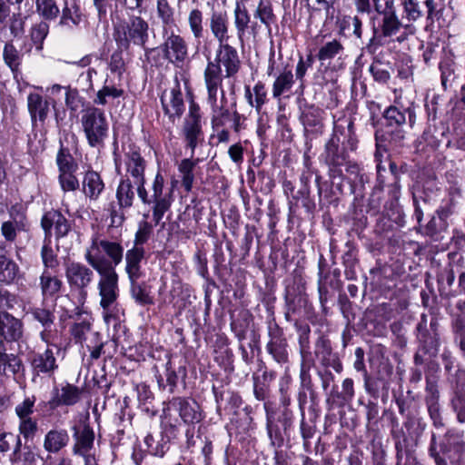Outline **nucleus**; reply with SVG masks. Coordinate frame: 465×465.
Masks as SVG:
<instances>
[{"instance_id":"obj_1","label":"nucleus","mask_w":465,"mask_h":465,"mask_svg":"<svg viewBox=\"0 0 465 465\" xmlns=\"http://www.w3.org/2000/svg\"><path fill=\"white\" fill-rule=\"evenodd\" d=\"M123 258L124 247L120 242L102 239L97 234L92 237L91 244L84 253L87 263L99 274L97 289L105 320L119 297V276L115 267Z\"/></svg>"},{"instance_id":"obj_2","label":"nucleus","mask_w":465,"mask_h":465,"mask_svg":"<svg viewBox=\"0 0 465 465\" xmlns=\"http://www.w3.org/2000/svg\"><path fill=\"white\" fill-rule=\"evenodd\" d=\"M354 123L351 119H342L334 124L333 133L325 144L324 162L329 167L331 178H341V167L348 163L349 151L355 152L358 148Z\"/></svg>"},{"instance_id":"obj_3","label":"nucleus","mask_w":465,"mask_h":465,"mask_svg":"<svg viewBox=\"0 0 465 465\" xmlns=\"http://www.w3.org/2000/svg\"><path fill=\"white\" fill-rule=\"evenodd\" d=\"M241 66L242 61L237 48L230 42L219 44L214 57H207L203 71L205 87L222 90L223 79L235 76Z\"/></svg>"},{"instance_id":"obj_4","label":"nucleus","mask_w":465,"mask_h":465,"mask_svg":"<svg viewBox=\"0 0 465 465\" xmlns=\"http://www.w3.org/2000/svg\"><path fill=\"white\" fill-rule=\"evenodd\" d=\"M151 31L146 19L141 15H131L127 19L114 25L113 37L119 49L129 51L131 47H139L148 56L156 51V48L147 46Z\"/></svg>"},{"instance_id":"obj_5","label":"nucleus","mask_w":465,"mask_h":465,"mask_svg":"<svg viewBox=\"0 0 465 465\" xmlns=\"http://www.w3.org/2000/svg\"><path fill=\"white\" fill-rule=\"evenodd\" d=\"M81 124L88 145L92 148H103L109 132V123L104 112L96 107L84 110Z\"/></svg>"},{"instance_id":"obj_6","label":"nucleus","mask_w":465,"mask_h":465,"mask_svg":"<svg viewBox=\"0 0 465 465\" xmlns=\"http://www.w3.org/2000/svg\"><path fill=\"white\" fill-rule=\"evenodd\" d=\"M163 41L158 49L163 58L174 66L182 67L189 58V46L186 40L168 28H163Z\"/></svg>"},{"instance_id":"obj_7","label":"nucleus","mask_w":465,"mask_h":465,"mask_svg":"<svg viewBox=\"0 0 465 465\" xmlns=\"http://www.w3.org/2000/svg\"><path fill=\"white\" fill-rule=\"evenodd\" d=\"M207 91V103L211 107V124L213 130L226 127L232 121V112L227 108V98L223 88L215 89L205 87Z\"/></svg>"},{"instance_id":"obj_8","label":"nucleus","mask_w":465,"mask_h":465,"mask_svg":"<svg viewBox=\"0 0 465 465\" xmlns=\"http://www.w3.org/2000/svg\"><path fill=\"white\" fill-rule=\"evenodd\" d=\"M182 132L186 146L191 149L192 157H193L195 148L203 139L201 107L193 100L190 101L188 114L184 118Z\"/></svg>"},{"instance_id":"obj_9","label":"nucleus","mask_w":465,"mask_h":465,"mask_svg":"<svg viewBox=\"0 0 465 465\" xmlns=\"http://www.w3.org/2000/svg\"><path fill=\"white\" fill-rule=\"evenodd\" d=\"M163 413L167 417L171 411H176L182 420L188 425H194L201 422L203 414L198 402L188 397H173L167 403H164Z\"/></svg>"},{"instance_id":"obj_10","label":"nucleus","mask_w":465,"mask_h":465,"mask_svg":"<svg viewBox=\"0 0 465 465\" xmlns=\"http://www.w3.org/2000/svg\"><path fill=\"white\" fill-rule=\"evenodd\" d=\"M268 336L267 352L277 363L287 364L289 362V344L283 330L276 322H270Z\"/></svg>"},{"instance_id":"obj_11","label":"nucleus","mask_w":465,"mask_h":465,"mask_svg":"<svg viewBox=\"0 0 465 465\" xmlns=\"http://www.w3.org/2000/svg\"><path fill=\"white\" fill-rule=\"evenodd\" d=\"M164 177L161 172H157L151 185V198L153 201V221L158 225L164 213L172 205L171 195L164 193Z\"/></svg>"},{"instance_id":"obj_12","label":"nucleus","mask_w":465,"mask_h":465,"mask_svg":"<svg viewBox=\"0 0 465 465\" xmlns=\"http://www.w3.org/2000/svg\"><path fill=\"white\" fill-rule=\"evenodd\" d=\"M29 362L34 375L51 377L58 370L59 365L54 349L46 347L44 351H34L30 353Z\"/></svg>"},{"instance_id":"obj_13","label":"nucleus","mask_w":465,"mask_h":465,"mask_svg":"<svg viewBox=\"0 0 465 465\" xmlns=\"http://www.w3.org/2000/svg\"><path fill=\"white\" fill-rule=\"evenodd\" d=\"M65 277L72 289L85 293L86 288L93 282V270L79 262H72L65 266Z\"/></svg>"},{"instance_id":"obj_14","label":"nucleus","mask_w":465,"mask_h":465,"mask_svg":"<svg viewBox=\"0 0 465 465\" xmlns=\"http://www.w3.org/2000/svg\"><path fill=\"white\" fill-rule=\"evenodd\" d=\"M124 162L126 174L123 178H129L133 182L145 179L147 162L139 147L134 144L129 145L128 151L124 154Z\"/></svg>"},{"instance_id":"obj_15","label":"nucleus","mask_w":465,"mask_h":465,"mask_svg":"<svg viewBox=\"0 0 465 465\" xmlns=\"http://www.w3.org/2000/svg\"><path fill=\"white\" fill-rule=\"evenodd\" d=\"M41 226L45 232V241L51 239L53 227L56 239L67 236L72 229L71 222L56 210H51L43 215Z\"/></svg>"},{"instance_id":"obj_16","label":"nucleus","mask_w":465,"mask_h":465,"mask_svg":"<svg viewBox=\"0 0 465 465\" xmlns=\"http://www.w3.org/2000/svg\"><path fill=\"white\" fill-rule=\"evenodd\" d=\"M232 16L239 40L242 41L246 33H249L253 37L258 35L260 25L256 21H252V16L246 4L234 3Z\"/></svg>"},{"instance_id":"obj_17","label":"nucleus","mask_w":465,"mask_h":465,"mask_svg":"<svg viewBox=\"0 0 465 465\" xmlns=\"http://www.w3.org/2000/svg\"><path fill=\"white\" fill-rule=\"evenodd\" d=\"M383 117L389 127H401L407 124V119L409 125L412 127L415 123L413 104L411 103L408 106H404L400 101L395 100L394 104L384 111Z\"/></svg>"},{"instance_id":"obj_18","label":"nucleus","mask_w":465,"mask_h":465,"mask_svg":"<svg viewBox=\"0 0 465 465\" xmlns=\"http://www.w3.org/2000/svg\"><path fill=\"white\" fill-rule=\"evenodd\" d=\"M404 12L409 21H416L426 17L427 21L433 23L438 18L435 0H405Z\"/></svg>"},{"instance_id":"obj_19","label":"nucleus","mask_w":465,"mask_h":465,"mask_svg":"<svg viewBox=\"0 0 465 465\" xmlns=\"http://www.w3.org/2000/svg\"><path fill=\"white\" fill-rule=\"evenodd\" d=\"M208 21L211 34L218 45L229 43L232 35L228 13L224 10H213Z\"/></svg>"},{"instance_id":"obj_20","label":"nucleus","mask_w":465,"mask_h":465,"mask_svg":"<svg viewBox=\"0 0 465 465\" xmlns=\"http://www.w3.org/2000/svg\"><path fill=\"white\" fill-rule=\"evenodd\" d=\"M81 397L80 388L71 383H65L53 389L52 398L48 403L52 409L60 406H73L79 402Z\"/></svg>"},{"instance_id":"obj_21","label":"nucleus","mask_w":465,"mask_h":465,"mask_svg":"<svg viewBox=\"0 0 465 465\" xmlns=\"http://www.w3.org/2000/svg\"><path fill=\"white\" fill-rule=\"evenodd\" d=\"M379 17L377 26L373 25V36L370 40V45L375 42L381 43L383 38L396 35L402 26L396 13Z\"/></svg>"},{"instance_id":"obj_22","label":"nucleus","mask_w":465,"mask_h":465,"mask_svg":"<svg viewBox=\"0 0 465 465\" xmlns=\"http://www.w3.org/2000/svg\"><path fill=\"white\" fill-rule=\"evenodd\" d=\"M163 110L170 121L174 123L184 112V103L180 84L177 83L169 94L163 93L161 96Z\"/></svg>"},{"instance_id":"obj_23","label":"nucleus","mask_w":465,"mask_h":465,"mask_svg":"<svg viewBox=\"0 0 465 465\" xmlns=\"http://www.w3.org/2000/svg\"><path fill=\"white\" fill-rule=\"evenodd\" d=\"M314 355L324 367H331L337 372L341 371L342 364L332 352L331 341L324 334H321L315 341Z\"/></svg>"},{"instance_id":"obj_24","label":"nucleus","mask_w":465,"mask_h":465,"mask_svg":"<svg viewBox=\"0 0 465 465\" xmlns=\"http://www.w3.org/2000/svg\"><path fill=\"white\" fill-rule=\"evenodd\" d=\"M24 333L23 322L6 312H0V337L6 342L18 341Z\"/></svg>"},{"instance_id":"obj_25","label":"nucleus","mask_w":465,"mask_h":465,"mask_svg":"<svg viewBox=\"0 0 465 465\" xmlns=\"http://www.w3.org/2000/svg\"><path fill=\"white\" fill-rule=\"evenodd\" d=\"M6 342L0 340V377H15L25 371L22 359L15 353H7Z\"/></svg>"},{"instance_id":"obj_26","label":"nucleus","mask_w":465,"mask_h":465,"mask_svg":"<svg viewBox=\"0 0 465 465\" xmlns=\"http://www.w3.org/2000/svg\"><path fill=\"white\" fill-rule=\"evenodd\" d=\"M146 251L144 248L132 247L124 253V271L128 279L142 278L144 276L143 264L146 263Z\"/></svg>"},{"instance_id":"obj_27","label":"nucleus","mask_w":465,"mask_h":465,"mask_svg":"<svg viewBox=\"0 0 465 465\" xmlns=\"http://www.w3.org/2000/svg\"><path fill=\"white\" fill-rule=\"evenodd\" d=\"M31 50V44H25L21 51L15 46L12 41H8L5 44L3 48V60L15 77L21 73L24 54L30 53Z\"/></svg>"},{"instance_id":"obj_28","label":"nucleus","mask_w":465,"mask_h":465,"mask_svg":"<svg viewBox=\"0 0 465 465\" xmlns=\"http://www.w3.org/2000/svg\"><path fill=\"white\" fill-rule=\"evenodd\" d=\"M436 452L440 457H444L446 460L449 459L451 460V451H454L459 455V459L461 457L463 453H465V441L457 440V441H450V440H441L437 441L436 435L433 433L431 435L430 446H429V455L432 459V452Z\"/></svg>"},{"instance_id":"obj_29","label":"nucleus","mask_w":465,"mask_h":465,"mask_svg":"<svg viewBox=\"0 0 465 465\" xmlns=\"http://www.w3.org/2000/svg\"><path fill=\"white\" fill-rule=\"evenodd\" d=\"M39 288L43 301L47 299L56 300L64 288V282L59 276L54 274L51 271L44 269L39 276Z\"/></svg>"},{"instance_id":"obj_30","label":"nucleus","mask_w":465,"mask_h":465,"mask_svg":"<svg viewBox=\"0 0 465 465\" xmlns=\"http://www.w3.org/2000/svg\"><path fill=\"white\" fill-rule=\"evenodd\" d=\"M27 108L33 125H36L37 122H40L43 124L50 111L49 102L41 94L36 93H31L28 94Z\"/></svg>"},{"instance_id":"obj_31","label":"nucleus","mask_w":465,"mask_h":465,"mask_svg":"<svg viewBox=\"0 0 465 465\" xmlns=\"http://www.w3.org/2000/svg\"><path fill=\"white\" fill-rule=\"evenodd\" d=\"M60 14L59 25L71 29L78 27L84 17L80 5L76 0H64Z\"/></svg>"},{"instance_id":"obj_32","label":"nucleus","mask_w":465,"mask_h":465,"mask_svg":"<svg viewBox=\"0 0 465 465\" xmlns=\"http://www.w3.org/2000/svg\"><path fill=\"white\" fill-rule=\"evenodd\" d=\"M83 193L91 201H96L104 190V183L99 173L88 170L82 182Z\"/></svg>"},{"instance_id":"obj_33","label":"nucleus","mask_w":465,"mask_h":465,"mask_svg":"<svg viewBox=\"0 0 465 465\" xmlns=\"http://www.w3.org/2000/svg\"><path fill=\"white\" fill-rule=\"evenodd\" d=\"M263 407L266 413V429L271 440V445L276 448H281L283 446L284 435L287 433H284L282 427L277 423L275 412L270 408L269 403L265 402Z\"/></svg>"},{"instance_id":"obj_34","label":"nucleus","mask_w":465,"mask_h":465,"mask_svg":"<svg viewBox=\"0 0 465 465\" xmlns=\"http://www.w3.org/2000/svg\"><path fill=\"white\" fill-rule=\"evenodd\" d=\"M456 378L457 390L451 400V407L456 413L457 420L465 423V371L458 370Z\"/></svg>"},{"instance_id":"obj_35","label":"nucleus","mask_w":465,"mask_h":465,"mask_svg":"<svg viewBox=\"0 0 465 465\" xmlns=\"http://www.w3.org/2000/svg\"><path fill=\"white\" fill-rule=\"evenodd\" d=\"M70 440L69 434L64 429H52L45 435L44 449L49 453H58L65 448Z\"/></svg>"},{"instance_id":"obj_36","label":"nucleus","mask_w":465,"mask_h":465,"mask_svg":"<svg viewBox=\"0 0 465 465\" xmlns=\"http://www.w3.org/2000/svg\"><path fill=\"white\" fill-rule=\"evenodd\" d=\"M298 332L299 351L302 361H308L309 365H314V359L311 351V328L306 323L295 322Z\"/></svg>"},{"instance_id":"obj_37","label":"nucleus","mask_w":465,"mask_h":465,"mask_svg":"<svg viewBox=\"0 0 465 465\" xmlns=\"http://www.w3.org/2000/svg\"><path fill=\"white\" fill-rule=\"evenodd\" d=\"M75 444L73 451L76 455L85 457V454L93 448L94 440V432L89 425H84L81 430H76L74 433Z\"/></svg>"},{"instance_id":"obj_38","label":"nucleus","mask_w":465,"mask_h":465,"mask_svg":"<svg viewBox=\"0 0 465 465\" xmlns=\"http://www.w3.org/2000/svg\"><path fill=\"white\" fill-rule=\"evenodd\" d=\"M253 16L264 25L268 34H272V25H276L277 16L274 14L273 6L269 0H260L253 11Z\"/></svg>"},{"instance_id":"obj_39","label":"nucleus","mask_w":465,"mask_h":465,"mask_svg":"<svg viewBox=\"0 0 465 465\" xmlns=\"http://www.w3.org/2000/svg\"><path fill=\"white\" fill-rule=\"evenodd\" d=\"M275 379V372L264 371L262 374L252 375L253 394L256 400L266 402L271 393V382Z\"/></svg>"},{"instance_id":"obj_40","label":"nucleus","mask_w":465,"mask_h":465,"mask_svg":"<svg viewBox=\"0 0 465 465\" xmlns=\"http://www.w3.org/2000/svg\"><path fill=\"white\" fill-rule=\"evenodd\" d=\"M203 19V13L199 8H193L188 13L187 24L197 46L201 45L202 40L207 34Z\"/></svg>"},{"instance_id":"obj_41","label":"nucleus","mask_w":465,"mask_h":465,"mask_svg":"<svg viewBox=\"0 0 465 465\" xmlns=\"http://www.w3.org/2000/svg\"><path fill=\"white\" fill-rule=\"evenodd\" d=\"M141 278L128 279L130 282L131 297L141 306L153 304V297L151 295L150 287L145 282H139Z\"/></svg>"},{"instance_id":"obj_42","label":"nucleus","mask_w":465,"mask_h":465,"mask_svg":"<svg viewBox=\"0 0 465 465\" xmlns=\"http://www.w3.org/2000/svg\"><path fill=\"white\" fill-rule=\"evenodd\" d=\"M134 183L129 178H121L116 188L115 197L121 207L131 208L135 200Z\"/></svg>"},{"instance_id":"obj_43","label":"nucleus","mask_w":465,"mask_h":465,"mask_svg":"<svg viewBox=\"0 0 465 465\" xmlns=\"http://www.w3.org/2000/svg\"><path fill=\"white\" fill-rule=\"evenodd\" d=\"M55 303L48 305L43 301L42 305L31 309V314L34 320L37 321L45 329H49L55 320Z\"/></svg>"},{"instance_id":"obj_44","label":"nucleus","mask_w":465,"mask_h":465,"mask_svg":"<svg viewBox=\"0 0 465 465\" xmlns=\"http://www.w3.org/2000/svg\"><path fill=\"white\" fill-rule=\"evenodd\" d=\"M245 97L248 104L254 107L257 113H260L262 106L267 103V91L265 84L258 81L251 91L249 86L245 87Z\"/></svg>"},{"instance_id":"obj_45","label":"nucleus","mask_w":465,"mask_h":465,"mask_svg":"<svg viewBox=\"0 0 465 465\" xmlns=\"http://www.w3.org/2000/svg\"><path fill=\"white\" fill-rule=\"evenodd\" d=\"M20 268L18 264L6 255H0V282L13 283L19 276Z\"/></svg>"},{"instance_id":"obj_46","label":"nucleus","mask_w":465,"mask_h":465,"mask_svg":"<svg viewBox=\"0 0 465 465\" xmlns=\"http://www.w3.org/2000/svg\"><path fill=\"white\" fill-rule=\"evenodd\" d=\"M199 162L198 158L193 160L191 156L190 158L183 159L178 164V171L182 176V184L187 193L192 191L194 182L193 170Z\"/></svg>"},{"instance_id":"obj_47","label":"nucleus","mask_w":465,"mask_h":465,"mask_svg":"<svg viewBox=\"0 0 465 465\" xmlns=\"http://www.w3.org/2000/svg\"><path fill=\"white\" fill-rule=\"evenodd\" d=\"M294 84L293 74L292 70L284 69L275 78L272 84V96L275 99L280 97L287 92H290Z\"/></svg>"},{"instance_id":"obj_48","label":"nucleus","mask_w":465,"mask_h":465,"mask_svg":"<svg viewBox=\"0 0 465 465\" xmlns=\"http://www.w3.org/2000/svg\"><path fill=\"white\" fill-rule=\"evenodd\" d=\"M391 435L395 443V449L397 450V459H399V456L401 455V452L402 451L403 448L406 447L408 444V436L403 427H405L406 429H410L411 422L406 421L404 422L403 426H401L398 421V419L395 417L391 418Z\"/></svg>"},{"instance_id":"obj_49","label":"nucleus","mask_w":465,"mask_h":465,"mask_svg":"<svg viewBox=\"0 0 465 465\" xmlns=\"http://www.w3.org/2000/svg\"><path fill=\"white\" fill-rule=\"evenodd\" d=\"M418 340L420 342V351L429 355H435L438 351L439 340L436 335H430L424 331L422 323H419L417 326Z\"/></svg>"},{"instance_id":"obj_50","label":"nucleus","mask_w":465,"mask_h":465,"mask_svg":"<svg viewBox=\"0 0 465 465\" xmlns=\"http://www.w3.org/2000/svg\"><path fill=\"white\" fill-rule=\"evenodd\" d=\"M362 20L359 15H344L339 23L340 33L351 32L352 35L361 40L362 38Z\"/></svg>"},{"instance_id":"obj_51","label":"nucleus","mask_w":465,"mask_h":465,"mask_svg":"<svg viewBox=\"0 0 465 465\" xmlns=\"http://www.w3.org/2000/svg\"><path fill=\"white\" fill-rule=\"evenodd\" d=\"M344 47L341 42L338 39H332L324 43L317 53V58L322 63L330 61L341 53H343Z\"/></svg>"},{"instance_id":"obj_52","label":"nucleus","mask_w":465,"mask_h":465,"mask_svg":"<svg viewBox=\"0 0 465 465\" xmlns=\"http://www.w3.org/2000/svg\"><path fill=\"white\" fill-rule=\"evenodd\" d=\"M37 14L46 21L55 20L60 15L56 0H35Z\"/></svg>"},{"instance_id":"obj_53","label":"nucleus","mask_w":465,"mask_h":465,"mask_svg":"<svg viewBox=\"0 0 465 465\" xmlns=\"http://www.w3.org/2000/svg\"><path fill=\"white\" fill-rule=\"evenodd\" d=\"M156 13L163 29L174 25V9L168 0H156Z\"/></svg>"},{"instance_id":"obj_54","label":"nucleus","mask_w":465,"mask_h":465,"mask_svg":"<svg viewBox=\"0 0 465 465\" xmlns=\"http://www.w3.org/2000/svg\"><path fill=\"white\" fill-rule=\"evenodd\" d=\"M144 443L147 447V451L155 457L163 458L168 451L170 445L169 441L163 437L160 440H155L152 434L146 435Z\"/></svg>"},{"instance_id":"obj_55","label":"nucleus","mask_w":465,"mask_h":465,"mask_svg":"<svg viewBox=\"0 0 465 465\" xmlns=\"http://www.w3.org/2000/svg\"><path fill=\"white\" fill-rule=\"evenodd\" d=\"M56 163L59 172L76 171L77 164L68 148L61 145L57 155Z\"/></svg>"},{"instance_id":"obj_56","label":"nucleus","mask_w":465,"mask_h":465,"mask_svg":"<svg viewBox=\"0 0 465 465\" xmlns=\"http://www.w3.org/2000/svg\"><path fill=\"white\" fill-rule=\"evenodd\" d=\"M123 94V89L117 88L114 85H104L97 92L94 103L98 105H105L110 99L119 98Z\"/></svg>"},{"instance_id":"obj_57","label":"nucleus","mask_w":465,"mask_h":465,"mask_svg":"<svg viewBox=\"0 0 465 465\" xmlns=\"http://www.w3.org/2000/svg\"><path fill=\"white\" fill-rule=\"evenodd\" d=\"M49 32V25L42 21L32 26L30 30L31 45H35L37 50L42 49L43 42Z\"/></svg>"},{"instance_id":"obj_58","label":"nucleus","mask_w":465,"mask_h":465,"mask_svg":"<svg viewBox=\"0 0 465 465\" xmlns=\"http://www.w3.org/2000/svg\"><path fill=\"white\" fill-rule=\"evenodd\" d=\"M153 232V225L146 222L142 221L139 223L138 229L134 234V244L132 247L144 248L143 244L148 242Z\"/></svg>"},{"instance_id":"obj_59","label":"nucleus","mask_w":465,"mask_h":465,"mask_svg":"<svg viewBox=\"0 0 465 465\" xmlns=\"http://www.w3.org/2000/svg\"><path fill=\"white\" fill-rule=\"evenodd\" d=\"M41 258L44 264V269L50 271L57 267V255L54 253L53 248L50 245V240H45L44 245L41 249Z\"/></svg>"},{"instance_id":"obj_60","label":"nucleus","mask_w":465,"mask_h":465,"mask_svg":"<svg viewBox=\"0 0 465 465\" xmlns=\"http://www.w3.org/2000/svg\"><path fill=\"white\" fill-rule=\"evenodd\" d=\"M343 166L345 167V172L349 175L348 180L351 184H362L365 182V174L362 173V169L358 163L351 161L349 158L348 163Z\"/></svg>"},{"instance_id":"obj_61","label":"nucleus","mask_w":465,"mask_h":465,"mask_svg":"<svg viewBox=\"0 0 465 465\" xmlns=\"http://www.w3.org/2000/svg\"><path fill=\"white\" fill-rule=\"evenodd\" d=\"M128 209L127 207H121L118 203H109L106 211L108 213L109 218L111 220V226L113 227H120L124 224L126 217L124 213V210Z\"/></svg>"},{"instance_id":"obj_62","label":"nucleus","mask_w":465,"mask_h":465,"mask_svg":"<svg viewBox=\"0 0 465 465\" xmlns=\"http://www.w3.org/2000/svg\"><path fill=\"white\" fill-rule=\"evenodd\" d=\"M18 430L25 440H33L38 430L37 421L31 417L19 419Z\"/></svg>"},{"instance_id":"obj_63","label":"nucleus","mask_w":465,"mask_h":465,"mask_svg":"<svg viewBox=\"0 0 465 465\" xmlns=\"http://www.w3.org/2000/svg\"><path fill=\"white\" fill-rule=\"evenodd\" d=\"M312 366V365H309L308 361H302L300 369V381L301 387L303 390L308 391L310 392L311 398L313 399L315 397V391L313 390V383L310 374V368Z\"/></svg>"},{"instance_id":"obj_64","label":"nucleus","mask_w":465,"mask_h":465,"mask_svg":"<svg viewBox=\"0 0 465 465\" xmlns=\"http://www.w3.org/2000/svg\"><path fill=\"white\" fill-rule=\"evenodd\" d=\"M91 330V322L87 320H83L80 322H75L70 330L71 335L75 343H83L86 339V334Z\"/></svg>"}]
</instances>
